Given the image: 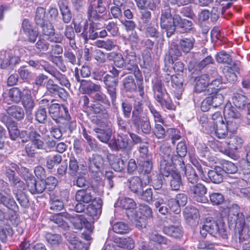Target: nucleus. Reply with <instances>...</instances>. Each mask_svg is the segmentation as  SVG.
<instances>
[{
  "instance_id": "nucleus-1",
  "label": "nucleus",
  "mask_w": 250,
  "mask_h": 250,
  "mask_svg": "<svg viewBox=\"0 0 250 250\" xmlns=\"http://www.w3.org/2000/svg\"><path fill=\"white\" fill-rule=\"evenodd\" d=\"M29 66L37 69H43L45 72L53 77L62 85L69 88L70 83L67 77L62 74L56 67L48 64L47 62L44 60L34 61L30 60L28 62Z\"/></svg>"
},
{
  "instance_id": "nucleus-2",
  "label": "nucleus",
  "mask_w": 250,
  "mask_h": 250,
  "mask_svg": "<svg viewBox=\"0 0 250 250\" xmlns=\"http://www.w3.org/2000/svg\"><path fill=\"white\" fill-rule=\"evenodd\" d=\"M178 20H179V16L175 15L172 16L171 10L169 7H165L164 9L162 10L160 18V26L161 28L166 32L168 38L174 34Z\"/></svg>"
},
{
  "instance_id": "nucleus-3",
  "label": "nucleus",
  "mask_w": 250,
  "mask_h": 250,
  "mask_svg": "<svg viewBox=\"0 0 250 250\" xmlns=\"http://www.w3.org/2000/svg\"><path fill=\"white\" fill-rule=\"evenodd\" d=\"M203 231H207L210 235L217 237L220 236L223 239H226L228 238L227 227L224 223L218 224L211 217L206 218L204 224Z\"/></svg>"
},
{
  "instance_id": "nucleus-4",
  "label": "nucleus",
  "mask_w": 250,
  "mask_h": 250,
  "mask_svg": "<svg viewBox=\"0 0 250 250\" xmlns=\"http://www.w3.org/2000/svg\"><path fill=\"white\" fill-rule=\"evenodd\" d=\"M139 211L135 212V216L132 218L136 227L139 229H142L146 227L147 225V219L150 218L153 216L151 208L146 204H142L140 206Z\"/></svg>"
},
{
  "instance_id": "nucleus-5",
  "label": "nucleus",
  "mask_w": 250,
  "mask_h": 250,
  "mask_svg": "<svg viewBox=\"0 0 250 250\" xmlns=\"http://www.w3.org/2000/svg\"><path fill=\"white\" fill-rule=\"evenodd\" d=\"M188 192L194 200L200 203H206L208 200L206 196L207 188L201 183L188 185Z\"/></svg>"
},
{
  "instance_id": "nucleus-6",
  "label": "nucleus",
  "mask_w": 250,
  "mask_h": 250,
  "mask_svg": "<svg viewBox=\"0 0 250 250\" xmlns=\"http://www.w3.org/2000/svg\"><path fill=\"white\" fill-rule=\"evenodd\" d=\"M239 233V239L243 250H250V220L244 221L235 227Z\"/></svg>"
},
{
  "instance_id": "nucleus-7",
  "label": "nucleus",
  "mask_w": 250,
  "mask_h": 250,
  "mask_svg": "<svg viewBox=\"0 0 250 250\" xmlns=\"http://www.w3.org/2000/svg\"><path fill=\"white\" fill-rule=\"evenodd\" d=\"M22 48H16L13 50H9L4 53V58L0 62L2 68H6L10 65H15L20 61V54L24 52Z\"/></svg>"
},
{
  "instance_id": "nucleus-8",
  "label": "nucleus",
  "mask_w": 250,
  "mask_h": 250,
  "mask_svg": "<svg viewBox=\"0 0 250 250\" xmlns=\"http://www.w3.org/2000/svg\"><path fill=\"white\" fill-rule=\"evenodd\" d=\"M48 113L54 120L58 118H63L69 121L71 119L68 109L63 104H60L53 102L48 108Z\"/></svg>"
},
{
  "instance_id": "nucleus-9",
  "label": "nucleus",
  "mask_w": 250,
  "mask_h": 250,
  "mask_svg": "<svg viewBox=\"0 0 250 250\" xmlns=\"http://www.w3.org/2000/svg\"><path fill=\"white\" fill-rule=\"evenodd\" d=\"M98 24L95 22H92L90 24L88 31H83L81 34L85 42H87L88 40H95L98 38H104L107 36V33L105 29L99 31Z\"/></svg>"
},
{
  "instance_id": "nucleus-10",
  "label": "nucleus",
  "mask_w": 250,
  "mask_h": 250,
  "mask_svg": "<svg viewBox=\"0 0 250 250\" xmlns=\"http://www.w3.org/2000/svg\"><path fill=\"white\" fill-rule=\"evenodd\" d=\"M162 158L167 160L171 164L175 166H179L180 168L184 169L185 167L183 158L177 153L174 154L172 149L169 147H164L162 150Z\"/></svg>"
},
{
  "instance_id": "nucleus-11",
  "label": "nucleus",
  "mask_w": 250,
  "mask_h": 250,
  "mask_svg": "<svg viewBox=\"0 0 250 250\" xmlns=\"http://www.w3.org/2000/svg\"><path fill=\"white\" fill-rule=\"evenodd\" d=\"M105 166V160L104 157L97 153L93 154L88 159V167L92 173L102 172Z\"/></svg>"
},
{
  "instance_id": "nucleus-12",
  "label": "nucleus",
  "mask_w": 250,
  "mask_h": 250,
  "mask_svg": "<svg viewBox=\"0 0 250 250\" xmlns=\"http://www.w3.org/2000/svg\"><path fill=\"white\" fill-rule=\"evenodd\" d=\"M117 205L121 208L126 210V214L128 218L131 221L135 216V212L136 208V204L131 198L125 197L121 199L117 203Z\"/></svg>"
},
{
  "instance_id": "nucleus-13",
  "label": "nucleus",
  "mask_w": 250,
  "mask_h": 250,
  "mask_svg": "<svg viewBox=\"0 0 250 250\" xmlns=\"http://www.w3.org/2000/svg\"><path fill=\"white\" fill-rule=\"evenodd\" d=\"M245 220L244 215L240 213L239 208L237 205L233 206L229 209L228 213V221L229 223L235 227L237 225L242 223Z\"/></svg>"
},
{
  "instance_id": "nucleus-14",
  "label": "nucleus",
  "mask_w": 250,
  "mask_h": 250,
  "mask_svg": "<svg viewBox=\"0 0 250 250\" xmlns=\"http://www.w3.org/2000/svg\"><path fill=\"white\" fill-rule=\"evenodd\" d=\"M223 113L225 118L228 119V125L233 121H240L242 118V114L230 103L226 104Z\"/></svg>"
},
{
  "instance_id": "nucleus-15",
  "label": "nucleus",
  "mask_w": 250,
  "mask_h": 250,
  "mask_svg": "<svg viewBox=\"0 0 250 250\" xmlns=\"http://www.w3.org/2000/svg\"><path fill=\"white\" fill-rule=\"evenodd\" d=\"M130 122L138 131H141L145 134L150 133L151 131L150 122L146 116H143Z\"/></svg>"
},
{
  "instance_id": "nucleus-16",
  "label": "nucleus",
  "mask_w": 250,
  "mask_h": 250,
  "mask_svg": "<svg viewBox=\"0 0 250 250\" xmlns=\"http://www.w3.org/2000/svg\"><path fill=\"white\" fill-rule=\"evenodd\" d=\"M95 198L94 190L92 188L78 190L75 194V200L85 204L91 202Z\"/></svg>"
},
{
  "instance_id": "nucleus-17",
  "label": "nucleus",
  "mask_w": 250,
  "mask_h": 250,
  "mask_svg": "<svg viewBox=\"0 0 250 250\" xmlns=\"http://www.w3.org/2000/svg\"><path fill=\"white\" fill-rule=\"evenodd\" d=\"M46 88L47 91L54 95H58L62 99L65 100L67 98V93L63 88L55 83L53 80L49 79L46 83Z\"/></svg>"
},
{
  "instance_id": "nucleus-18",
  "label": "nucleus",
  "mask_w": 250,
  "mask_h": 250,
  "mask_svg": "<svg viewBox=\"0 0 250 250\" xmlns=\"http://www.w3.org/2000/svg\"><path fill=\"white\" fill-rule=\"evenodd\" d=\"M210 81V77L208 74H204L196 77L195 79V85L194 91L196 93L205 92L208 94L210 92L208 91V84Z\"/></svg>"
},
{
  "instance_id": "nucleus-19",
  "label": "nucleus",
  "mask_w": 250,
  "mask_h": 250,
  "mask_svg": "<svg viewBox=\"0 0 250 250\" xmlns=\"http://www.w3.org/2000/svg\"><path fill=\"white\" fill-rule=\"evenodd\" d=\"M27 179L26 185L29 191L33 194H40L45 189L44 180L37 181L34 177Z\"/></svg>"
},
{
  "instance_id": "nucleus-20",
  "label": "nucleus",
  "mask_w": 250,
  "mask_h": 250,
  "mask_svg": "<svg viewBox=\"0 0 250 250\" xmlns=\"http://www.w3.org/2000/svg\"><path fill=\"white\" fill-rule=\"evenodd\" d=\"M127 185L130 191L136 195L140 194L141 190L144 188L142 179L136 176L131 177L128 179Z\"/></svg>"
},
{
  "instance_id": "nucleus-21",
  "label": "nucleus",
  "mask_w": 250,
  "mask_h": 250,
  "mask_svg": "<svg viewBox=\"0 0 250 250\" xmlns=\"http://www.w3.org/2000/svg\"><path fill=\"white\" fill-rule=\"evenodd\" d=\"M22 104L27 113L31 114V112L35 106V103L33 99L31 92L28 89H24L23 91Z\"/></svg>"
},
{
  "instance_id": "nucleus-22",
  "label": "nucleus",
  "mask_w": 250,
  "mask_h": 250,
  "mask_svg": "<svg viewBox=\"0 0 250 250\" xmlns=\"http://www.w3.org/2000/svg\"><path fill=\"white\" fill-rule=\"evenodd\" d=\"M239 63L235 62L231 67L227 66L224 69V73L227 80L230 83H234L237 80L236 73H239Z\"/></svg>"
},
{
  "instance_id": "nucleus-23",
  "label": "nucleus",
  "mask_w": 250,
  "mask_h": 250,
  "mask_svg": "<svg viewBox=\"0 0 250 250\" xmlns=\"http://www.w3.org/2000/svg\"><path fill=\"white\" fill-rule=\"evenodd\" d=\"M91 202L87 207V213L93 217H97L102 213L103 201L100 198H96Z\"/></svg>"
},
{
  "instance_id": "nucleus-24",
  "label": "nucleus",
  "mask_w": 250,
  "mask_h": 250,
  "mask_svg": "<svg viewBox=\"0 0 250 250\" xmlns=\"http://www.w3.org/2000/svg\"><path fill=\"white\" fill-rule=\"evenodd\" d=\"M167 94L166 91H163V92L155 93L154 95L156 100L160 104L162 108H166L168 110H174L175 106L171 101L168 98H166Z\"/></svg>"
},
{
  "instance_id": "nucleus-25",
  "label": "nucleus",
  "mask_w": 250,
  "mask_h": 250,
  "mask_svg": "<svg viewBox=\"0 0 250 250\" xmlns=\"http://www.w3.org/2000/svg\"><path fill=\"white\" fill-rule=\"evenodd\" d=\"M95 136L101 142L107 144L110 140L112 136V131L109 128L106 129L98 127L93 128Z\"/></svg>"
},
{
  "instance_id": "nucleus-26",
  "label": "nucleus",
  "mask_w": 250,
  "mask_h": 250,
  "mask_svg": "<svg viewBox=\"0 0 250 250\" xmlns=\"http://www.w3.org/2000/svg\"><path fill=\"white\" fill-rule=\"evenodd\" d=\"M64 215H65L64 218L69 220L74 228L78 229H82L83 225L87 222L85 217L81 215H71L68 213H64Z\"/></svg>"
},
{
  "instance_id": "nucleus-27",
  "label": "nucleus",
  "mask_w": 250,
  "mask_h": 250,
  "mask_svg": "<svg viewBox=\"0 0 250 250\" xmlns=\"http://www.w3.org/2000/svg\"><path fill=\"white\" fill-rule=\"evenodd\" d=\"M163 231L166 235L175 239L181 238L184 233L182 226H166L164 227Z\"/></svg>"
},
{
  "instance_id": "nucleus-28",
  "label": "nucleus",
  "mask_w": 250,
  "mask_h": 250,
  "mask_svg": "<svg viewBox=\"0 0 250 250\" xmlns=\"http://www.w3.org/2000/svg\"><path fill=\"white\" fill-rule=\"evenodd\" d=\"M0 204L2 205L7 209L16 212L18 206L14 199L9 195H5L0 192Z\"/></svg>"
},
{
  "instance_id": "nucleus-29",
  "label": "nucleus",
  "mask_w": 250,
  "mask_h": 250,
  "mask_svg": "<svg viewBox=\"0 0 250 250\" xmlns=\"http://www.w3.org/2000/svg\"><path fill=\"white\" fill-rule=\"evenodd\" d=\"M50 208L54 211H59L62 210L63 207L62 197L61 194L59 196L57 193H52L50 194Z\"/></svg>"
},
{
  "instance_id": "nucleus-30",
  "label": "nucleus",
  "mask_w": 250,
  "mask_h": 250,
  "mask_svg": "<svg viewBox=\"0 0 250 250\" xmlns=\"http://www.w3.org/2000/svg\"><path fill=\"white\" fill-rule=\"evenodd\" d=\"M224 174V171L222 169V167H216L213 169L208 171V180L213 183L220 184L223 182Z\"/></svg>"
},
{
  "instance_id": "nucleus-31",
  "label": "nucleus",
  "mask_w": 250,
  "mask_h": 250,
  "mask_svg": "<svg viewBox=\"0 0 250 250\" xmlns=\"http://www.w3.org/2000/svg\"><path fill=\"white\" fill-rule=\"evenodd\" d=\"M225 143L229 149L233 150L241 148L243 141L241 138L234 135H230L229 137L226 139Z\"/></svg>"
},
{
  "instance_id": "nucleus-32",
  "label": "nucleus",
  "mask_w": 250,
  "mask_h": 250,
  "mask_svg": "<svg viewBox=\"0 0 250 250\" xmlns=\"http://www.w3.org/2000/svg\"><path fill=\"white\" fill-rule=\"evenodd\" d=\"M80 87L84 93L88 95H91L95 92H100L102 89L100 85L87 81H82Z\"/></svg>"
},
{
  "instance_id": "nucleus-33",
  "label": "nucleus",
  "mask_w": 250,
  "mask_h": 250,
  "mask_svg": "<svg viewBox=\"0 0 250 250\" xmlns=\"http://www.w3.org/2000/svg\"><path fill=\"white\" fill-rule=\"evenodd\" d=\"M99 10L94 7V4H89L87 11V17L88 21L92 22L94 21H100L104 19V13H99Z\"/></svg>"
},
{
  "instance_id": "nucleus-34",
  "label": "nucleus",
  "mask_w": 250,
  "mask_h": 250,
  "mask_svg": "<svg viewBox=\"0 0 250 250\" xmlns=\"http://www.w3.org/2000/svg\"><path fill=\"white\" fill-rule=\"evenodd\" d=\"M162 158L160 165V172L163 176L168 177L173 172H176L177 171L173 169V167L169 161Z\"/></svg>"
},
{
  "instance_id": "nucleus-35",
  "label": "nucleus",
  "mask_w": 250,
  "mask_h": 250,
  "mask_svg": "<svg viewBox=\"0 0 250 250\" xmlns=\"http://www.w3.org/2000/svg\"><path fill=\"white\" fill-rule=\"evenodd\" d=\"M6 111L9 116L18 121L22 120L24 117V111L23 108L20 106H11L7 108Z\"/></svg>"
},
{
  "instance_id": "nucleus-36",
  "label": "nucleus",
  "mask_w": 250,
  "mask_h": 250,
  "mask_svg": "<svg viewBox=\"0 0 250 250\" xmlns=\"http://www.w3.org/2000/svg\"><path fill=\"white\" fill-rule=\"evenodd\" d=\"M171 82L176 88L175 93L178 99H180L182 92L184 90L183 87L184 80L182 76L178 74L176 75H172L170 76Z\"/></svg>"
},
{
  "instance_id": "nucleus-37",
  "label": "nucleus",
  "mask_w": 250,
  "mask_h": 250,
  "mask_svg": "<svg viewBox=\"0 0 250 250\" xmlns=\"http://www.w3.org/2000/svg\"><path fill=\"white\" fill-rule=\"evenodd\" d=\"M90 110L93 113L99 114L102 119L107 120L109 118V115L105 107L99 103L92 104L90 106Z\"/></svg>"
},
{
  "instance_id": "nucleus-38",
  "label": "nucleus",
  "mask_w": 250,
  "mask_h": 250,
  "mask_svg": "<svg viewBox=\"0 0 250 250\" xmlns=\"http://www.w3.org/2000/svg\"><path fill=\"white\" fill-rule=\"evenodd\" d=\"M59 4L63 21L65 23H69L72 19V13L67 2L62 1Z\"/></svg>"
},
{
  "instance_id": "nucleus-39",
  "label": "nucleus",
  "mask_w": 250,
  "mask_h": 250,
  "mask_svg": "<svg viewBox=\"0 0 250 250\" xmlns=\"http://www.w3.org/2000/svg\"><path fill=\"white\" fill-rule=\"evenodd\" d=\"M35 21L38 27L44 25L45 23L49 21L44 8L41 7L37 8L35 17Z\"/></svg>"
},
{
  "instance_id": "nucleus-40",
  "label": "nucleus",
  "mask_w": 250,
  "mask_h": 250,
  "mask_svg": "<svg viewBox=\"0 0 250 250\" xmlns=\"http://www.w3.org/2000/svg\"><path fill=\"white\" fill-rule=\"evenodd\" d=\"M125 68L128 70L137 65L136 63V59L135 53L133 51L126 50L125 51V58L124 60Z\"/></svg>"
},
{
  "instance_id": "nucleus-41",
  "label": "nucleus",
  "mask_w": 250,
  "mask_h": 250,
  "mask_svg": "<svg viewBox=\"0 0 250 250\" xmlns=\"http://www.w3.org/2000/svg\"><path fill=\"white\" fill-rule=\"evenodd\" d=\"M74 29L76 33H80L81 31H86L88 24L87 21L83 19L81 16H78L73 20Z\"/></svg>"
},
{
  "instance_id": "nucleus-42",
  "label": "nucleus",
  "mask_w": 250,
  "mask_h": 250,
  "mask_svg": "<svg viewBox=\"0 0 250 250\" xmlns=\"http://www.w3.org/2000/svg\"><path fill=\"white\" fill-rule=\"evenodd\" d=\"M161 0H139L137 2L140 8H148L151 10H155L159 7Z\"/></svg>"
},
{
  "instance_id": "nucleus-43",
  "label": "nucleus",
  "mask_w": 250,
  "mask_h": 250,
  "mask_svg": "<svg viewBox=\"0 0 250 250\" xmlns=\"http://www.w3.org/2000/svg\"><path fill=\"white\" fill-rule=\"evenodd\" d=\"M224 122L220 124H217L213 127V130L214 131L216 136L219 139L225 138L228 135V125Z\"/></svg>"
},
{
  "instance_id": "nucleus-44",
  "label": "nucleus",
  "mask_w": 250,
  "mask_h": 250,
  "mask_svg": "<svg viewBox=\"0 0 250 250\" xmlns=\"http://www.w3.org/2000/svg\"><path fill=\"white\" fill-rule=\"evenodd\" d=\"M64 213H67V212H62L50 216V220L57 224L59 227L62 228L64 230H67L69 229V226L63 219V218H64Z\"/></svg>"
},
{
  "instance_id": "nucleus-45",
  "label": "nucleus",
  "mask_w": 250,
  "mask_h": 250,
  "mask_svg": "<svg viewBox=\"0 0 250 250\" xmlns=\"http://www.w3.org/2000/svg\"><path fill=\"white\" fill-rule=\"evenodd\" d=\"M185 169V175L188 181V185L196 184L199 180V176L195 172V169L189 166Z\"/></svg>"
},
{
  "instance_id": "nucleus-46",
  "label": "nucleus",
  "mask_w": 250,
  "mask_h": 250,
  "mask_svg": "<svg viewBox=\"0 0 250 250\" xmlns=\"http://www.w3.org/2000/svg\"><path fill=\"white\" fill-rule=\"evenodd\" d=\"M195 41L193 38H183L181 39L179 43L182 50L186 53L189 52L193 47Z\"/></svg>"
},
{
  "instance_id": "nucleus-47",
  "label": "nucleus",
  "mask_w": 250,
  "mask_h": 250,
  "mask_svg": "<svg viewBox=\"0 0 250 250\" xmlns=\"http://www.w3.org/2000/svg\"><path fill=\"white\" fill-rule=\"evenodd\" d=\"M50 47V44L47 39L40 36L35 44L34 50L39 53H43L47 51Z\"/></svg>"
},
{
  "instance_id": "nucleus-48",
  "label": "nucleus",
  "mask_w": 250,
  "mask_h": 250,
  "mask_svg": "<svg viewBox=\"0 0 250 250\" xmlns=\"http://www.w3.org/2000/svg\"><path fill=\"white\" fill-rule=\"evenodd\" d=\"M107 58L109 61L113 62L117 67L122 68L124 66L125 61L121 54L112 52L108 54Z\"/></svg>"
},
{
  "instance_id": "nucleus-49",
  "label": "nucleus",
  "mask_w": 250,
  "mask_h": 250,
  "mask_svg": "<svg viewBox=\"0 0 250 250\" xmlns=\"http://www.w3.org/2000/svg\"><path fill=\"white\" fill-rule=\"evenodd\" d=\"M169 177L170 178V186L172 189L174 190H179L182 184L180 173L178 171L173 172Z\"/></svg>"
},
{
  "instance_id": "nucleus-50",
  "label": "nucleus",
  "mask_w": 250,
  "mask_h": 250,
  "mask_svg": "<svg viewBox=\"0 0 250 250\" xmlns=\"http://www.w3.org/2000/svg\"><path fill=\"white\" fill-rule=\"evenodd\" d=\"M123 84L126 92L132 93L136 91L137 85L132 76L129 75L125 78Z\"/></svg>"
},
{
  "instance_id": "nucleus-51",
  "label": "nucleus",
  "mask_w": 250,
  "mask_h": 250,
  "mask_svg": "<svg viewBox=\"0 0 250 250\" xmlns=\"http://www.w3.org/2000/svg\"><path fill=\"white\" fill-rule=\"evenodd\" d=\"M13 194L21 206L24 208H27L30 205L29 200L26 195L21 190H13Z\"/></svg>"
},
{
  "instance_id": "nucleus-52",
  "label": "nucleus",
  "mask_w": 250,
  "mask_h": 250,
  "mask_svg": "<svg viewBox=\"0 0 250 250\" xmlns=\"http://www.w3.org/2000/svg\"><path fill=\"white\" fill-rule=\"evenodd\" d=\"M208 99L207 102H210L211 105L213 107H217L220 106L224 102V96L220 93H213L208 97Z\"/></svg>"
},
{
  "instance_id": "nucleus-53",
  "label": "nucleus",
  "mask_w": 250,
  "mask_h": 250,
  "mask_svg": "<svg viewBox=\"0 0 250 250\" xmlns=\"http://www.w3.org/2000/svg\"><path fill=\"white\" fill-rule=\"evenodd\" d=\"M177 26L178 28L180 29L181 31L183 33L188 32L194 28L191 21L187 19H182L180 16Z\"/></svg>"
},
{
  "instance_id": "nucleus-54",
  "label": "nucleus",
  "mask_w": 250,
  "mask_h": 250,
  "mask_svg": "<svg viewBox=\"0 0 250 250\" xmlns=\"http://www.w3.org/2000/svg\"><path fill=\"white\" fill-rule=\"evenodd\" d=\"M96 45L100 48H103L107 51L114 49L116 46V41L113 40H97L95 42Z\"/></svg>"
},
{
  "instance_id": "nucleus-55",
  "label": "nucleus",
  "mask_w": 250,
  "mask_h": 250,
  "mask_svg": "<svg viewBox=\"0 0 250 250\" xmlns=\"http://www.w3.org/2000/svg\"><path fill=\"white\" fill-rule=\"evenodd\" d=\"M181 55V52L178 46L175 43H172L169 48L168 55H166L165 60L167 59L169 62H170V61L173 62V60L176 59Z\"/></svg>"
},
{
  "instance_id": "nucleus-56",
  "label": "nucleus",
  "mask_w": 250,
  "mask_h": 250,
  "mask_svg": "<svg viewBox=\"0 0 250 250\" xmlns=\"http://www.w3.org/2000/svg\"><path fill=\"white\" fill-rule=\"evenodd\" d=\"M116 243L118 247L126 249H131L134 247L133 239L130 237H122L116 239Z\"/></svg>"
},
{
  "instance_id": "nucleus-57",
  "label": "nucleus",
  "mask_w": 250,
  "mask_h": 250,
  "mask_svg": "<svg viewBox=\"0 0 250 250\" xmlns=\"http://www.w3.org/2000/svg\"><path fill=\"white\" fill-rule=\"evenodd\" d=\"M7 127L10 138L13 140H15L20 135V131L18 128L16 123L13 120H9V123L7 125Z\"/></svg>"
},
{
  "instance_id": "nucleus-58",
  "label": "nucleus",
  "mask_w": 250,
  "mask_h": 250,
  "mask_svg": "<svg viewBox=\"0 0 250 250\" xmlns=\"http://www.w3.org/2000/svg\"><path fill=\"white\" fill-rule=\"evenodd\" d=\"M233 103L239 108H243L248 103L247 98L240 93H235L233 97Z\"/></svg>"
},
{
  "instance_id": "nucleus-59",
  "label": "nucleus",
  "mask_w": 250,
  "mask_h": 250,
  "mask_svg": "<svg viewBox=\"0 0 250 250\" xmlns=\"http://www.w3.org/2000/svg\"><path fill=\"white\" fill-rule=\"evenodd\" d=\"M45 239L47 242L52 246H57L62 243V239L58 234H54L50 232L46 233Z\"/></svg>"
},
{
  "instance_id": "nucleus-60",
  "label": "nucleus",
  "mask_w": 250,
  "mask_h": 250,
  "mask_svg": "<svg viewBox=\"0 0 250 250\" xmlns=\"http://www.w3.org/2000/svg\"><path fill=\"white\" fill-rule=\"evenodd\" d=\"M10 100L15 103H19L21 99V91L18 87L11 88L8 93Z\"/></svg>"
},
{
  "instance_id": "nucleus-61",
  "label": "nucleus",
  "mask_w": 250,
  "mask_h": 250,
  "mask_svg": "<svg viewBox=\"0 0 250 250\" xmlns=\"http://www.w3.org/2000/svg\"><path fill=\"white\" fill-rule=\"evenodd\" d=\"M69 174L71 176H75L80 170V165L77 160L74 157L71 156L69 162Z\"/></svg>"
},
{
  "instance_id": "nucleus-62",
  "label": "nucleus",
  "mask_w": 250,
  "mask_h": 250,
  "mask_svg": "<svg viewBox=\"0 0 250 250\" xmlns=\"http://www.w3.org/2000/svg\"><path fill=\"white\" fill-rule=\"evenodd\" d=\"M143 111V104L141 102H136L133 104V109L132 111V115L130 121L138 119L141 117Z\"/></svg>"
},
{
  "instance_id": "nucleus-63",
  "label": "nucleus",
  "mask_w": 250,
  "mask_h": 250,
  "mask_svg": "<svg viewBox=\"0 0 250 250\" xmlns=\"http://www.w3.org/2000/svg\"><path fill=\"white\" fill-rule=\"evenodd\" d=\"M216 59L218 63L230 64L232 62L231 57L224 51H220L216 55Z\"/></svg>"
},
{
  "instance_id": "nucleus-64",
  "label": "nucleus",
  "mask_w": 250,
  "mask_h": 250,
  "mask_svg": "<svg viewBox=\"0 0 250 250\" xmlns=\"http://www.w3.org/2000/svg\"><path fill=\"white\" fill-rule=\"evenodd\" d=\"M112 229L114 232L119 234L126 233L130 230L128 225L122 222L115 223L113 226Z\"/></svg>"
}]
</instances>
